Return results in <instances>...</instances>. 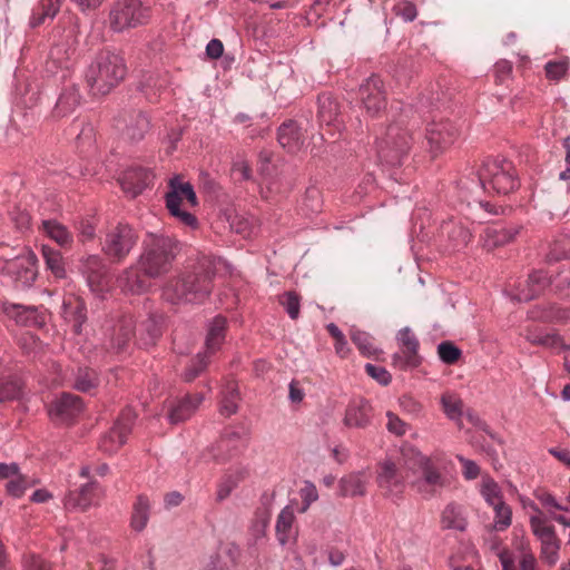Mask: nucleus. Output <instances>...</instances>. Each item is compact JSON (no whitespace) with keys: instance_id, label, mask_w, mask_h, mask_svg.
<instances>
[{"instance_id":"1a4fd4ad","label":"nucleus","mask_w":570,"mask_h":570,"mask_svg":"<svg viewBox=\"0 0 570 570\" xmlns=\"http://www.w3.org/2000/svg\"><path fill=\"white\" fill-rule=\"evenodd\" d=\"M37 262L36 254L24 249L4 264L3 272L17 288H29L33 285L38 275Z\"/></svg>"},{"instance_id":"0eeeda50","label":"nucleus","mask_w":570,"mask_h":570,"mask_svg":"<svg viewBox=\"0 0 570 570\" xmlns=\"http://www.w3.org/2000/svg\"><path fill=\"white\" fill-rule=\"evenodd\" d=\"M151 16L150 7L141 0H116L109 11V26L115 32L146 24Z\"/></svg>"},{"instance_id":"c03bdc74","label":"nucleus","mask_w":570,"mask_h":570,"mask_svg":"<svg viewBox=\"0 0 570 570\" xmlns=\"http://www.w3.org/2000/svg\"><path fill=\"white\" fill-rule=\"evenodd\" d=\"M518 230L507 229V228H497V227H487L484 229V245L488 248L497 247L504 245L511 242Z\"/></svg>"},{"instance_id":"8fccbe9b","label":"nucleus","mask_w":570,"mask_h":570,"mask_svg":"<svg viewBox=\"0 0 570 570\" xmlns=\"http://www.w3.org/2000/svg\"><path fill=\"white\" fill-rule=\"evenodd\" d=\"M351 340L357 346L360 352L365 356H372L377 352V348L373 344V337L356 327L351 328Z\"/></svg>"},{"instance_id":"774afa93","label":"nucleus","mask_w":570,"mask_h":570,"mask_svg":"<svg viewBox=\"0 0 570 570\" xmlns=\"http://www.w3.org/2000/svg\"><path fill=\"white\" fill-rule=\"evenodd\" d=\"M556 293L562 294L567 292L566 295L570 296V271L559 273L554 278L551 277V283L549 284Z\"/></svg>"},{"instance_id":"cd10ccee","label":"nucleus","mask_w":570,"mask_h":570,"mask_svg":"<svg viewBox=\"0 0 570 570\" xmlns=\"http://www.w3.org/2000/svg\"><path fill=\"white\" fill-rule=\"evenodd\" d=\"M62 316L71 325L73 333L80 334L87 321V307L82 299L73 297L62 303Z\"/></svg>"},{"instance_id":"13d9d810","label":"nucleus","mask_w":570,"mask_h":570,"mask_svg":"<svg viewBox=\"0 0 570 570\" xmlns=\"http://www.w3.org/2000/svg\"><path fill=\"white\" fill-rule=\"evenodd\" d=\"M449 238L452 243L451 247L453 250H459L468 245L471 238L470 232L462 226H449Z\"/></svg>"},{"instance_id":"bb28decb","label":"nucleus","mask_w":570,"mask_h":570,"mask_svg":"<svg viewBox=\"0 0 570 570\" xmlns=\"http://www.w3.org/2000/svg\"><path fill=\"white\" fill-rule=\"evenodd\" d=\"M226 330L227 320L222 315H217L208 322L204 353L212 356L220 348L225 341Z\"/></svg>"},{"instance_id":"aec40b11","label":"nucleus","mask_w":570,"mask_h":570,"mask_svg":"<svg viewBox=\"0 0 570 570\" xmlns=\"http://www.w3.org/2000/svg\"><path fill=\"white\" fill-rule=\"evenodd\" d=\"M342 105L331 92H323L317 97V120L320 126L333 127L341 131L344 128L342 119Z\"/></svg>"},{"instance_id":"680f3d73","label":"nucleus","mask_w":570,"mask_h":570,"mask_svg":"<svg viewBox=\"0 0 570 570\" xmlns=\"http://www.w3.org/2000/svg\"><path fill=\"white\" fill-rule=\"evenodd\" d=\"M326 330L330 335L335 340V351L338 355L345 356L348 352V344L345 335L334 323H328Z\"/></svg>"},{"instance_id":"69168bd1","label":"nucleus","mask_w":570,"mask_h":570,"mask_svg":"<svg viewBox=\"0 0 570 570\" xmlns=\"http://www.w3.org/2000/svg\"><path fill=\"white\" fill-rule=\"evenodd\" d=\"M529 340L532 343L548 346V347H559L561 346V337L554 333H532L529 336Z\"/></svg>"},{"instance_id":"7c9ffc66","label":"nucleus","mask_w":570,"mask_h":570,"mask_svg":"<svg viewBox=\"0 0 570 570\" xmlns=\"http://www.w3.org/2000/svg\"><path fill=\"white\" fill-rule=\"evenodd\" d=\"M240 443V434L238 432H228L224 434L217 444L212 449V456L217 462H224L233 456Z\"/></svg>"},{"instance_id":"ddd939ff","label":"nucleus","mask_w":570,"mask_h":570,"mask_svg":"<svg viewBox=\"0 0 570 570\" xmlns=\"http://www.w3.org/2000/svg\"><path fill=\"white\" fill-rule=\"evenodd\" d=\"M82 409L83 402L81 397L63 392L51 401L48 406V414L52 422L68 424L81 413Z\"/></svg>"},{"instance_id":"2eb2a0df","label":"nucleus","mask_w":570,"mask_h":570,"mask_svg":"<svg viewBox=\"0 0 570 570\" xmlns=\"http://www.w3.org/2000/svg\"><path fill=\"white\" fill-rule=\"evenodd\" d=\"M459 136V129L449 120L431 122L426 128L425 139L430 147V153L436 156L446 147L452 145Z\"/></svg>"},{"instance_id":"ea45409f","label":"nucleus","mask_w":570,"mask_h":570,"mask_svg":"<svg viewBox=\"0 0 570 570\" xmlns=\"http://www.w3.org/2000/svg\"><path fill=\"white\" fill-rule=\"evenodd\" d=\"M295 520V515L293 510L289 507H285L278 514L276 520V538L281 546H285L292 532L293 522Z\"/></svg>"},{"instance_id":"c85d7f7f","label":"nucleus","mask_w":570,"mask_h":570,"mask_svg":"<svg viewBox=\"0 0 570 570\" xmlns=\"http://www.w3.org/2000/svg\"><path fill=\"white\" fill-rule=\"evenodd\" d=\"M146 277L139 267L130 266L119 275L118 284L127 293L141 294L149 286Z\"/></svg>"},{"instance_id":"58836bf2","label":"nucleus","mask_w":570,"mask_h":570,"mask_svg":"<svg viewBox=\"0 0 570 570\" xmlns=\"http://www.w3.org/2000/svg\"><path fill=\"white\" fill-rule=\"evenodd\" d=\"M23 382L17 374L0 380V404L18 400L22 395Z\"/></svg>"},{"instance_id":"5fc2aeb1","label":"nucleus","mask_w":570,"mask_h":570,"mask_svg":"<svg viewBox=\"0 0 570 570\" xmlns=\"http://www.w3.org/2000/svg\"><path fill=\"white\" fill-rule=\"evenodd\" d=\"M494 510V523L493 528L497 531H504L511 524L512 520V511L511 508L505 503L498 504L492 507Z\"/></svg>"},{"instance_id":"20e7f679","label":"nucleus","mask_w":570,"mask_h":570,"mask_svg":"<svg viewBox=\"0 0 570 570\" xmlns=\"http://www.w3.org/2000/svg\"><path fill=\"white\" fill-rule=\"evenodd\" d=\"M411 110L410 107L403 109L399 119L389 125L384 134L376 139L379 159L386 166H401L409 154L412 137L403 125L404 117Z\"/></svg>"},{"instance_id":"f257e3e1","label":"nucleus","mask_w":570,"mask_h":570,"mask_svg":"<svg viewBox=\"0 0 570 570\" xmlns=\"http://www.w3.org/2000/svg\"><path fill=\"white\" fill-rule=\"evenodd\" d=\"M226 265L220 257L200 255L191 272L184 273L164 287V298L171 304L203 303L213 289L214 276Z\"/></svg>"},{"instance_id":"a19ab883","label":"nucleus","mask_w":570,"mask_h":570,"mask_svg":"<svg viewBox=\"0 0 570 570\" xmlns=\"http://www.w3.org/2000/svg\"><path fill=\"white\" fill-rule=\"evenodd\" d=\"M167 86V80L160 78L158 75H148L139 86L140 91L145 95L146 99L154 104Z\"/></svg>"},{"instance_id":"b1692460","label":"nucleus","mask_w":570,"mask_h":570,"mask_svg":"<svg viewBox=\"0 0 570 570\" xmlns=\"http://www.w3.org/2000/svg\"><path fill=\"white\" fill-rule=\"evenodd\" d=\"M373 409L365 399H355L345 410L343 423L346 428L365 429L371 424Z\"/></svg>"},{"instance_id":"49530a36","label":"nucleus","mask_w":570,"mask_h":570,"mask_svg":"<svg viewBox=\"0 0 570 570\" xmlns=\"http://www.w3.org/2000/svg\"><path fill=\"white\" fill-rule=\"evenodd\" d=\"M239 392L237 386L234 383H228L223 392V397L220 402L219 412L224 416H230L235 414L238 410L237 401H238Z\"/></svg>"},{"instance_id":"4d7b16f0","label":"nucleus","mask_w":570,"mask_h":570,"mask_svg":"<svg viewBox=\"0 0 570 570\" xmlns=\"http://www.w3.org/2000/svg\"><path fill=\"white\" fill-rule=\"evenodd\" d=\"M461 354V350L450 341H443L438 345L439 358L445 364H454Z\"/></svg>"},{"instance_id":"6e6d98bb","label":"nucleus","mask_w":570,"mask_h":570,"mask_svg":"<svg viewBox=\"0 0 570 570\" xmlns=\"http://www.w3.org/2000/svg\"><path fill=\"white\" fill-rule=\"evenodd\" d=\"M271 522V511L267 508L259 509L256 512V519L252 524L250 531L255 540L265 537L266 529Z\"/></svg>"},{"instance_id":"423d86ee","label":"nucleus","mask_w":570,"mask_h":570,"mask_svg":"<svg viewBox=\"0 0 570 570\" xmlns=\"http://www.w3.org/2000/svg\"><path fill=\"white\" fill-rule=\"evenodd\" d=\"M401 456L406 469L422 472V478L415 482L419 492L431 495L445 484V479L435 468L433 459L424 455L415 446L403 445Z\"/></svg>"},{"instance_id":"79ce46f5","label":"nucleus","mask_w":570,"mask_h":570,"mask_svg":"<svg viewBox=\"0 0 570 570\" xmlns=\"http://www.w3.org/2000/svg\"><path fill=\"white\" fill-rule=\"evenodd\" d=\"M166 207L170 215L176 217L184 225L191 228L197 227V218L193 214L180 208V204H178V198L175 193L166 194Z\"/></svg>"},{"instance_id":"a18cd8bd","label":"nucleus","mask_w":570,"mask_h":570,"mask_svg":"<svg viewBox=\"0 0 570 570\" xmlns=\"http://www.w3.org/2000/svg\"><path fill=\"white\" fill-rule=\"evenodd\" d=\"M210 357L212 356L208 354L199 352L181 373V380L186 383H191L194 380L200 376L210 363Z\"/></svg>"},{"instance_id":"864d4df0","label":"nucleus","mask_w":570,"mask_h":570,"mask_svg":"<svg viewBox=\"0 0 570 570\" xmlns=\"http://www.w3.org/2000/svg\"><path fill=\"white\" fill-rule=\"evenodd\" d=\"M441 404L445 415L450 420H459L462 416V401L452 394H443Z\"/></svg>"},{"instance_id":"de8ad7c7","label":"nucleus","mask_w":570,"mask_h":570,"mask_svg":"<svg viewBox=\"0 0 570 570\" xmlns=\"http://www.w3.org/2000/svg\"><path fill=\"white\" fill-rule=\"evenodd\" d=\"M570 258V235L559 236L553 240L547 254V262L553 263Z\"/></svg>"},{"instance_id":"6ab92c4d","label":"nucleus","mask_w":570,"mask_h":570,"mask_svg":"<svg viewBox=\"0 0 570 570\" xmlns=\"http://www.w3.org/2000/svg\"><path fill=\"white\" fill-rule=\"evenodd\" d=\"M396 341L404 352L403 355L395 353L392 357L393 363L400 368L416 367L420 364L417 355L420 343L415 334L405 326L397 332Z\"/></svg>"},{"instance_id":"39448f33","label":"nucleus","mask_w":570,"mask_h":570,"mask_svg":"<svg viewBox=\"0 0 570 570\" xmlns=\"http://www.w3.org/2000/svg\"><path fill=\"white\" fill-rule=\"evenodd\" d=\"M478 179L482 189L498 195H508L519 186L514 166L505 158L484 160L478 171Z\"/></svg>"},{"instance_id":"4c0bfd02","label":"nucleus","mask_w":570,"mask_h":570,"mask_svg":"<svg viewBox=\"0 0 570 570\" xmlns=\"http://www.w3.org/2000/svg\"><path fill=\"white\" fill-rule=\"evenodd\" d=\"M441 522L444 529L458 531H464L468 524L462 508L453 503L448 504L443 510Z\"/></svg>"},{"instance_id":"3c124183","label":"nucleus","mask_w":570,"mask_h":570,"mask_svg":"<svg viewBox=\"0 0 570 570\" xmlns=\"http://www.w3.org/2000/svg\"><path fill=\"white\" fill-rule=\"evenodd\" d=\"M481 494L490 507H495L504 502L499 484L491 478L483 479Z\"/></svg>"},{"instance_id":"e433bc0d","label":"nucleus","mask_w":570,"mask_h":570,"mask_svg":"<svg viewBox=\"0 0 570 570\" xmlns=\"http://www.w3.org/2000/svg\"><path fill=\"white\" fill-rule=\"evenodd\" d=\"M134 317L129 314L124 315L116 327V337L112 340V346L117 350V352H122L126 350L129 341L134 335Z\"/></svg>"},{"instance_id":"bf43d9fd","label":"nucleus","mask_w":570,"mask_h":570,"mask_svg":"<svg viewBox=\"0 0 570 570\" xmlns=\"http://www.w3.org/2000/svg\"><path fill=\"white\" fill-rule=\"evenodd\" d=\"M279 303L282 306H284L286 313L292 320H297L299 316V297L295 292H285Z\"/></svg>"},{"instance_id":"f3484780","label":"nucleus","mask_w":570,"mask_h":570,"mask_svg":"<svg viewBox=\"0 0 570 570\" xmlns=\"http://www.w3.org/2000/svg\"><path fill=\"white\" fill-rule=\"evenodd\" d=\"M377 483L385 497L397 499L405 489V476L394 462L387 460L380 465Z\"/></svg>"},{"instance_id":"c756f323","label":"nucleus","mask_w":570,"mask_h":570,"mask_svg":"<svg viewBox=\"0 0 570 570\" xmlns=\"http://www.w3.org/2000/svg\"><path fill=\"white\" fill-rule=\"evenodd\" d=\"M80 102L81 96L78 87L76 85H69L65 87L59 95L53 112L58 117L68 116L80 106Z\"/></svg>"},{"instance_id":"4468645a","label":"nucleus","mask_w":570,"mask_h":570,"mask_svg":"<svg viewBox=\"0 0 570 570\" xmlns=\"http://www.w3.org/2000/svg\"><path fill=\"white\" fill-rule=\"evenodd\" d=\"M550 283L551 276H548L543 269H534L525 279L518 282L511 298L520 303L530 302L543 294Z\"/></svg>"},{"instance_id":"a878e982","label":"nucleus","mask_w":570,"mask_h":570,"mask_svg":"<svg viewBox=\"0 0 570 570\" xmlns=\"http://www.w3.org/2000/svg\"><path fill=\"white\" fill-rule=\"evenodd\" d=\"M163 325V314L157 311H148L147 318L141 322L139 327V346L148 347L154 345L156 340L161 335Z\"/></svg>"},{"instance_id":"dca6fc26","label":"nucleus","mask_w":570,"mask_h":570,"mask_svg":"<svg viewBox=\"0 0 570 570\" xmlns=\"http://www.w3.org/2000/svg\"><path fill=\"white\" fill-rule=\"evenodd\" d=\"M358 98L362 101L366 112L374 117L385 108V91L383 81L377 76L367 78L358 89Z\"/></svg>"},{"instance_id":"e2e57ef3","label":"nucleus","mask_w":570,"mask_h":570,"mask_svg":"<svg viewBox=\"0 0 570 570\" xmlns=\"http://www.w3.org/2000/svg\"><path fill=\"white\" fill-rule=\"evenodd\" d=\"M23 570H52L51 564L36 553H27L22 558Z\"/></svg>"},{"instance_id":"c9c22d12","label":"nucleus","mask_w":570,"mask_h":570,"mask_svg":"<svg viewBox=\"0 0 570 570\" xmlns=\"http://www.w3.org/2000/svg\"><path fill=\"white\" fill-rule=\"evenodd\" d=\"M42 232L61 247L72 243V235L65 225L56 219H45L41 223Z\"/></svg>"},{"instance_id":"2f4dec72","label":"nucleus","mask_w":570,"mask_h":570,"mask_svg":"<svg viewBox=\"0 0 570 570\" xmlns=\"http://www.w3.org/2000/svg\"><path fill=\"white\" fill-rule=\"evenodd\" d=\"M60 6L61 0H40L38 6L32 10L29 21L30 27L37 28L47 19L52 20L58 13Z\"/></svg>"},{"instance_id":"393cba45","label":"nucleus","mask_w":570,"mask_h":570,"mask_svg":"<svg viewBox=\"0 0 570 570\" xmlns=\"http://www.w3.org/2000/svg\"><path fill=\"white\" fill-rule=\"evenodd\" d=\"M277 139L283 148L288 153L295 154L299 151L304 145L302 127L296 120H287L279 126Z\"/></svg>"},{"instance_id":"052dcab7","label":"nucleus","mask_w":570,"mask_h":570,"mask_svg":"<svg viewBox=\"0 0 570 570\" xmlns=\"http://www.w3.org/2000/svg\"><path fill=\"white\" fill-rule=\"evenodd\" d=\"M341 490L344 495H363L365 492L364 483L360 478L350 475L341 480Z\"/></svg>"},{"instance_id":"09e8293b","label":"nucleus","mask_w":570,"mask_h":570,"mask_svg":"<svg viewBox=\"0 0 570 570\" xmlns=\"http://www.w3.org/2000/svg\"><path fill=\"white\" fill-rule=\"evenodd\" d=\"M175 193L178 198V204L181 203L183 198H186L191 206L198 204L196 193L190 183H183L178 177H174L169 181V191Z\"/></svg>"},{"instance_id":"9b49d317","label":"nucleus","mask_w":570,"mask_h":570,"mask_svg":"<svg viewBox=\"0 0 570 570\" xmlns=\"http://www.w3.org/2000/svg\"><path fill=\"white\" fill-rule=\"evenodd\" d=\"M135 420L136 414L132 409H124L114 426L100 439L99 449L107 454L117 452L125 444Z\"/></svg>"},{"instance_id":"5701e85b","label":"nucleus","mask_w":570,"mask_h":570,"mask_svg":"<svg viewBox=\"0 0 570 570\" xmlns=\"http://www.w3.org/2000/svg\"><path fill=\"white\" fill-rule=\"evenodd\" d=\"M3 313L21 326L41 327L45 324L43 314L35 306L4 303Z\"/></svg>"},{"instance_id":"37998d69","label":"nucleus","mask_w":570,"mask_h":570,"mask_svg":"<svg viewBox=\"0 0 570 570\" xmlns=\"http://www.w3.org/2000/svg\"><path fill=\"white\" fill-rule=\"evenodd\" d=\"M529 521L532 533L540 542L557 535L554 527L543 513L531 514Z\"/></svg>"},{"instance_id":"7ed1b4c3","label":"nucleus","mask_w":570,"mask_h":570,"mask_svg":"<svg viewBox=\"0 0 570 570\" xmlns=\"http://www.w3.org/2000/svg\"><path fill=\"white\" fill-rule=\"evenodd\" d=\"M179 242L168 235L147 233L138 258L140 271L148 278L167 274L179 253Z\"/></svg>"},{"instance_id":"6e6552de","label":"nucleus","mask_w":570,"mask_h":570,"mask_svg":"<svg viewBox=\"0 0 570 570\" xmlns=\"http://www.w3.org/2000/svg\"><path fill=\"white\" fill-rule=\"evenodd\" d=\"M137 240L138 235L134 227L119 223L106 233L101 249L112 263H120L129 255Z\"/></svg>"},{"instance_id":"f8f14e48","label":"nucleus","mask_w":570,"mask_h":570,"mask_svg":"<svg viewBox=\"0 0 570 570\" xmlns=\"http://www.w3.org/2000/svg\"><path fill=\"white\" fill-rule=\"evenodd\" d=\"M115 127L120 132L122 139L129 142L142 140L150 130V118L141 110H130L121 114L117 119Z\"/></svg>"},{"instance_id":"9d476101","label":"nucleus","mask_w":570,"mask_h":570,"mask_svg":"<svg viewBox=\"0 0 570 570\" xmlns=\"http://www.w3.org/2000/svg\"><path fill=\"white\" fill-rule=\"evenodd\" d=\"M78 269L91 293L102 296L108 291V266L99 255L92 254L81 257Z\"/></svg>"},{"instance_id":"0e129e2a","label":"nucleus","mask_w":570,"mask_h":570,"mask_svg":"<svg viewBox=\"0 0 570 570\" xmlns=\"http://www.w3.org/2000/svg\"><path fill=\"white\" fill-rule=\"evenodd\" d=\"M399 403L401 410L412 417H419L422 414V404L412 396L403 395L400 397Z\"/></svg>"},{"instance_id":"473e14b6","label":"nucleus","mask_w":570,"mask_h":570,"mask_svg":"<svg viewBox=\"0 0 570 570\" xmlns=\"http://www.w3.org/2000/svg\"><path fill=\"white\" fill-rule=\"evenodd\" d=\"M99 384V374L94 368L79 367L75 373L73 387L79 392L94 394Z\"/></svg>"},{"instance_id":"412c9836","label":"nucleus","mask_w":570,"mask_h":570,"mask_svg":"<svg viewBox=\"0 0 570 570\" xmlns=\"http://www.w3.org/2000/svg\"><path fill=\"white\" fill-rule=\"evenodd\" d=\"M204 401L203 393L187 394L181 399L170 401L167 420L170 424H179L188 420Z\"/></svg>"},{"instance_id":"a211bd4d","label":"nucleus","mask_w":570,"mask_h":570,"mask_svg":"<svg viewBox=\"0 0 570 570\" xmlns=\"http://www.w3.org/2000/svg\"><path fill=\"white\" fill-rule=\"evenodd\" d=\"M102 494V489L97 481H88L79 489L69 491L65 498V508L69 511H85L96 505Z\"/></svg>"},{"instance_id":"338daca9","label":"nucleus","mask_w":570,"mask_h":570,"mask_svg":"<svg viewBox=\"0 0 570 570\" xmlns=\"http://www.w3.org/2000/svg\"><path fill=\"white\" fill-rule=\"evenodd\" d=\"M28 487H29V483H28L26 476H23L19 473L18 476H14L13 479L8 481L6 489H7V492L11 497L20 498L23 495V493L26 492Z\"/></svg>"},{"instance_id":"f03ea898","label":"nucleus","mask_w":570,"mask_h":570,"mask_svg":"<svg viewBox=\"0 0 570 570\" xmlns=\"http://www.w3.org/2000/svg\"><path fill=\"white\" fill-rule=\"evenodd\" d=\"M127 75L124 57L110 50L96 55L85 71V82L92 96H105L117 87Z\"/></svg>"},{"instance_id":"72a5a7b5","label":"nucleus","mask_w":570,"mask_h":570,"mask_svg":"<svg viewBox=\"0 0 570 570\" xmlns=\"http://www.w3.org/2000/svg\"><path fill=\"white\" fill-rule=\"evenodd\" d=\"M150 502L145 494H139L132 505L130 527L137 532H141L149 520Z\"/></svg>"},{"instance_id":"f704fd0d","label":"nucleus","mask_w":570,"mask_h":570,"mask_svg":"<svg viewBox=\"0 0 570 570\" xmlns=\"http://www.w3.org/2000/svg\"><path fill=\"white\" fill-rule=\"evenodd\" d=\"M41 253L48 271L58 279L67 276L62 254L49 245H42Z\"/></svg>"},{"instance_id":"4be33fe9","label":"nucleus","mask_w":570,"mask_h":570,"mask_svg":"<svg viewBox=\"0 0 570 570\" xmlns=\"http://www.w3.org/2000/svg\"><path fill=\"white\" fill-rule=\"evenodd\" d=\"M153 179L151 173L140 166L126 169L119 177L122 190L131 198L140 195Z\"/></svg>"},{"instance_id":"603ef678","label":"nucleus","mask_w":570,"mask_h":570,"mask_svg":"<svg viewBox=\"0 0 570 570\" xmlns=\"http://www.w3.org/2000/svg\"><path fill=\"white\" fill-rule=\"evenodd\" d=\"M540 556L549 566H553L559 560L560 540L558 537L540 542Z\"/></svg>"}]
</instances>
